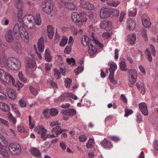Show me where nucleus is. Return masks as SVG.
<instances>
[{"mask_svg": "<svg viewBox=\"0 0 158 158\" xmlns=\"http://www.w3.org/2000/svg\"><path fill=\"white\" fill-rule=\"evenodd\" d=\"M129 74V86L130 87L135 84L137 77V72L135 69H131L128 70Z\"/></svg>", "mask_w": 158, "mask_h": 158, "instance_id": "nucleus-6", "label": "nucleus"}, {"mask_svg": "<svg viewBox=\"0 0 158 158\" xmlns=\"http://www.w3.org/2000/svg\"><path fill=\"white\" fill-rule=\"evenodd\" d=\"M54 76L57 79L61 77V74L59 71L57 69H54Z\"/></svg>", "mask_w": 158, "mask_h": 158, "instance_id": "nucleus-44", "label": "nucleus"}, {"mask_svg": "<svg viewBox=\"0 0 158 158\" xmlns=\"http://www.w3.org/2000/svg\"><path fill=\"white\" fill-rule=\"evenodd\" d=\"M136 35L135 33L129 34L128 35L127 40L128 42L131 45H133L136 42Z\"/></svg>", "mask_w": 158, "mask_h": 158, "instance_id": "nucleus-21", "label": "nucleus"}, {"mask_svg": "<svg viewBox=\"0 0 158 158\" xmlns=\"http://www.w3.org/2000/svg\"><path fill=\"white\" fill-rule=\"evenodd\" d=\"M126 13L125 11H122L120 15V17L119 19V21L120 22H122L123 21L124 17L126 15Z\"/></svg>", "mask_w": 158, "mask_h": 158, "instance_id": "nucleus-55", "label": "nucleus"}, {"mask_svg": "<svg viewBox=\"0 0 158 158\" xmlns=\"http://www.w3.org/2000/svg\"><path fill=\"white\" fill-rule=\"evenodd\" d=\"M0 124L3 125L7 127L9 126V124L8 121L1 118H0Z\"/></svg>", "mask_w": 158, "mask_h": 158, "instance_id": "nucleus-50", "label": "nucleus"}, {"mask_svg": "<svg viewBox=\"0 0 158 158\" xmlns=\"http://www.w3.org/2000/svg\"><path fill=\"white\" fill-rule=\"evenodd\" d=\"M139 106L143 114L145 116L148 115V113L146 104L145 102H141L139 104Z\"/></svg>", "mask_w": 158, "mask_h": 158, "instance_id": "nucleus-16", "label": "nucleus"}, {"mask_svg": "<svg viewBox=\"0 0 158 158\" xmlns=\"http://www.w3.org/2000/svg\"><path fill=\"white\" fill-rule=\"evenodd\" d=\"M18 76L19 79L23 82H25L27 81V79L25 77L22 72H19L18 73Z\"/></svg>", "mask_w": 158, "mask_h": 158, "instance_id": "nucleus-43", "label": "nucleus"}, {"mask_svg": "<svg viewBox=\"0 0 158 158\" xmlns=\"http://www.w3.org/2000/svg\"><path fill=\"white\" fill-rule=\"evenodd\" d=\"M109 138L111 140L115 142H118L120 140L119 138L118 137L116 136H109Z\"/></svg>", "mask_w": 158, "mask_h": 158, "instance_id": "nucleus-56", "label": "nucleus"}, {"mask_svg": "<svg viewBox=\"0 0 158 158\" xmlns=\"http://www.w3.org/2000/svg\"><path fill=\"white\" fill-rule=\"evenodd\" d=\"M31 151L32 154L35 157H40L41 156L39 150L35 148H32L31 149Z\"/></svg>", "mask_w": 158, "mask_h": 158, "instance_id": "nucleus-25", "label": "nucleus"}, {"mask_svg": "<svg viewBox=\"0 0 158 158\" xmlns=\"http://www.w3.org/2000/svg\"><path fill=\"white\" fill-rule=\"evenodd\" d=\"M100 27L106 31H110L112 28V22L107 20H103L100 24Z\"/></svg>", "mask_w": 158, "mask_h": 158, "instance_id": "nucleus-10", "label": "nucleus"}, {"mask_svg": "<svg viewBox=\"0 0 158 158\" xmlns=\"http://www.w3.org/2000/svg\"><path fill=\"white\" fill-rule=\"evenodd\" d=\"M29 89L31 93L34 95L36 96L38 94L37 90L31 86H30Z\"/></svg>", "mask_w": 158, "mask_h": 158, "instance_id": "nucleus-47", "label": "nucleus"}, {"mask_svg": "<svg viewBox=\"0 0 158 158\" xmlns=\"http://www.w3.org/2000/svg\"><path fill=\"white\" fill-rule=\"evenodd\" d=\"M141 34L144 40L145 41H147L148 39L147 34L146 30L144 28H143L141 29Z\"/></svg>", "mask_w": 158, "mask_h": 158, "instance_id": "nucleus-40", "label": "nucleus"}, {"mask_svg": "<svg viewBox=\"0 0 158 158\" xmlns=\"http://www.w3.org/2000/svg\"><path fill=\"white\" fill-rule=\"evenodd\" d=\"M80 5L81 7L89 10H93L95 8L94 5L88 1H82Z\"/></svg>", "mask_w": 158, "mask_h": 158, "instance_id": "nucleus-12", "label": "nucleus"}, {"mask_svg": "<svg viewBox=\"0 0 158 158\" xmlns=\"http://www.w3.org/2000/svg\"><path fill=\"white\" fill-rule=\"evenodd\" d=\"M5 65L12 70H18L21 67V64L19 60L13 57H10L7 58L6 56V61L4 64L1 66Z\"/></svg>", "mask_w": 158, "mask_h": 158, "instance_id": "nucleus-1", "label": "nucleus"}, {"mask_svg": "<svg viewBox=\"0 0 158 158\" xmlns=\"http://www.w3.org/2000/svg\"><path fill=\"white\" fill-rule=\"evenodd\" d=\"M102 36L106 38H108L111 36V34L109 32H106L103 33Z\"/></svg>", "mask_w": 158, "mask_h": 158, "instance_id": "nucleus-64", "label": "nucleus"}, {"mask_svg": "<svg viewBox=\"0 0 158 158\" xmlns=\"http://www.w3.org/2000/svg\"><path fill=\"white\" fill-rule=\"evenodd\" d=\"M101 145L104 148H110L112 146V143L104 139L101 143Z\"/></svg>", "mask_w": 158, "mask_h": 158, "instance_id": "nucleus-23", "label": "nucleus"}, {"mask_svg": "<svg viewBox=\"0 0 158 158\" xmlns=\"http://www.w3.org/2000/svg\"><path fill=\"white\" fill-rule=\"evenodd\" d=\"M68 114L70 116L74 115L76 114V112L75 110L74 109H68Z\"/></svg>", "mask_w": 158, "mask_h": 158, "instance_id": "nucleus-51", "label": "nucleus"}, {"mask_svg": "<svg viewBox=\"0 0 158 158\" xmlns=\"http://www.w3.org/2000/svg\"><path fill=\"white\" fill-rule=\"evenodd\" d=\"M64 5L67 8L72 10H74L76 8V5L72 2H65Z\"/></svg>", "mask_w": 158, "mask_h": 158, "instance_id": "nucleus-29", "label": "nucleus"}, {"mask_svg": "<svg viewBox=\"0 0 158 158\" xmlns=\"http://www.w3.org/2000/svg\"><path fill=\"white\" fill-rule=\"evenodd\" d=\"M91 39L92 40H93L95 43L98 45L100 47H102V44L98 40H96L95 39L94 36V33H92V34L91 35Z\"/></svg>", "mask_w": 158, "mask_h": 158, "instance_id": "nucleus-46", "label": "nucleus"}, {"mask_svg": "<svg viewBox=\"0 0 158 158\" xmlns=\"http://www.w3.org/2000/svg\"><path fill=\"white\" fill-rule=\"evenodd\" d=\"M66 61L67 63L71 66L74 65L75 63V61L74 59L73 58H67L66 59Z\"/></svg>", "mask_w": 158, "mask_h": 158, "instance_id": "nucleus-49", "label": "nucleus"}, {"mask_svg": "<svg viewBox=\"0 0 158 158\" xmlns=\"http://www.w3.org/2000/svg\"><path fill=\"white\" fill-rule=\"evenodd\" d=\"M23 3L22 1L21 0H18L16 2V6L17 8L19 9H22Z\"/></svg>", "mask_w": 158, "mask_h": 158, "instance_id": "nucleus-45", "label": "nucleus"}, {"mask_svg": "<svg viewBox=\"0 0 158 158\" xmlns=\"http://www.w3.org/2000/svg\"><path fill=\"white\" fill-rule=\"evenodd\" d=\"M97 51V49L95 46L91 44L88 46V54L90 56H92L95 54Z\"/></svg>", "mask_w": 158, "mask_h": 158, "instance_id": "nucleus-20", "label": "nucleus"}, {"mask_svg": "<svg viewBox=\"0 0 158 158\" xmlns=\"http://www.w3.org/2000/svg\"><path fill=\"white\" fill-rule=\"evenodd\" d=\"M13 32L15 34L19 33L22 39H27L28 37V32L22 26H19L18 23H16L14 27Z\"/></svg>", "mask_w": 158, "mask_h": 158, "instance_id": "nucleus-2", "label": "nucleus"}, {"mask_svg": "<svg viewBox=\"0 0 158 158\" xmlns=\"http://www.w3.org/2000/svg\"><path fill=\"white\" fill-rule=\"evenodd\" d=\"M71 79L69 78H66L64 81L65 86L66 87L69 88L72 82Z\"/></svg>", "mask_w": 158, "mask_h": 158, "instance_id": "nucleus-41", "label": "nucleus"}, {"mask_svg": "<svg viewBox=\"0 0 158 158\" xmlns=\"http://www.w3.org/2000/svg\"><path fill=\"white\" fill-rule=\"evenodd\" d=\"M1 81L8 83L12 82V84L15 86L16 85L14 84L15 80L12 76L7 73H6L4 74L3 79H2Z\"/></svg>", "mask_w": 158, "mask_h": 158, "instance_id": "nucleus-11", "label": "nucleus"}, {"mask_svg": "<svg viewBox=\"0 0 158 158\" xmlns=\"http://www.w3.org/2000/svg\"><path fill=\"white\" fill-rule=\"evenodd\" d=\"M38 48L40 52H43L44 49V41L43 38H40L38 42Z\"/></svg>", "mask_w": 158, "mask_h": 158, "instance_id": "nucleus-24", "label": "nucleus"}, {"mask_svg": "<svg viewBox=\"0 0 158 158\" xmlns=\"http://www.w3.org/2000/svg\"><path fill=\"white\" fill-rule=\"evenodd\" d=\"M110 13H113L116 15H118L119 14V12L118 10L117 9H115L114 8H110Z\"/></svg>", "mask_w": 158, "mask_h": 158, "instance_id": "nucleus-57", "label": "nucleus"}, {"mask_svg": "<svg viewBox=\"0 0 158 158\" xmlns=\"http://www.w3.org/2000/svg\"><path fill=\"white\" fill-rule=\"evenodd\" d=\"M6 61V56L4 54H0V66L4 64Z\"/></svg>", "mask_w": 158, "mask_h": 158, "instance_id": "nucleus-39", "label": "nucleus"}, {"mask_svg": "<svg viewBox=\"0 0 158 158\" xmlns=\"http://www.w3.org/2000/svg\"><path fill=\"white\" fill-rule=\"evenodd\" d=\"M19 103L21 107H25L26 106L25 102L22 99H20L19 101Z\"/></svg>", "mask_w": 158, "mask_h": 158, "instance_id": "nucleus-58", "label": "nucleus"}, {"mask_svg": "<svg viewBox=\"0 0 158 158\" xmlns=\"http://www.w3.org/2000/svg\"><path fill=\"white\" fill-rule=\"evenodd\" d=\"M142 21L143 25L146 28L149 27L151 25V23L148 19L146 14H143L142 17Z\"/></svg>", "mask_w": 158, "mask_h": 158, "instance_id": "nucleus-15", "label": "nucleus"}, {"mask_svg": "<svg viewBox=\"0 0 158 158\" xmlns=\"http://www.w3.org/2000/svg\"><path fill=\"white\" fill-rule=\"evenodd\" d=\"M8 118L13 123V124H15L16 122V119L13 116L12 114L10 113L8 115Z\"/></svg>", "mask_w": 158, "mask_h": 158, "instance_id": "nucleus-52", "label": "nucleus"}, {"mask_svg": "<svg viewBox=\"0 0 158 158\" xmlns=\"http://www.w3.org/2000/svg\"><path fill=\"white\" fill-rule=\"evenodd\" d=\"M60 146L61 148L63 150L65 149L66 146L65 143L63 141L61 142L60 143Z\"/></svg>", "mask_w": 158, "mask_h": 158, "instance_id": "nucleus-63", "label": "nucleus"}, {"mask_svg": "<svg viewBox=\"0 0 158 158\" xmlns=\"http://www.w3.org/2000/svg\"><path fill=\"white\" fill-rule=\"evenodd\" d=\"M107 4L110 6L116 7L120 4V2L118 1H110L107 2Z\"/></svg>", "mask_w": 158, "mask_h": 158, "instance_id": "nucleus-33", "label": "nucleus"}, {"mask_svg": "<svg viewBox=\"0 0 158 158\" xmlns=\"http://www.w3.org/2000/svg\"><path fill=\"white\" fill-rule=\"evenodd\" d=\"M79 140L81 142H84L86 140V137L84 135H80L79 138Z\"/></svg>", "mask_w": 158, "mask_h": 158, "instance_id": "nucleus-61", "label": "nucleus"}, {"mask_svg": "<svg viewBox=\"0 0 158 158\" xmlns=\"http://www.w3.org/2000/svg\"><path fill=\"white\" fill-rule=\"evenodd\" d=\"M71 51V48L70 46H66L64 50V52L67 54H69Z\"/></svg>", "mask_w": 158, "mask_h": 158, "instance_id": "nucleus-59", "label": "nucleus"}, {"mask_svg": "<svg viewBox=\"0 0 158 158\" xmlns=\"http://www.w3.org/2000/svg\"><path fill=\"white\" fill-rule=\"evenodd\" d=\"M33 20H34L36 25L40 26L41 24V20L40 15L39 14H37L36 15Z\"/></svg>", "mask_w": 158, "mask_h": 158, "instance_id": "nucleus-30", "label": "nucleus"}, {"mask_svg": "<svg viewBox=\"0 0 158 158\" xmlns=\"http://www.w3.org/2000/svg\"><path fill=\"white\" fill-rule=\"evenodd\" d=\"M44 116L46 118H49L50 117V113L49 109L44 110L43 112Z\"/></svg>", "mask_w": 158, "mask_h": 158, "instance_id": "nucleus-42", "label": "nucleus"}, {"mask_svg": "<svg viewBox=\"0 0 158 158\" xmlns=\"http://www.w3.org/2000/svg\"><path fill=\"white\" fill-rule=\"evenodd\" d=\"M108 65L110 66V71H115L117 69V65L113 61L108 63Z\"/></svg>", "mask_w": 158, "mask_h": 158, "instance_id": "nucleus-32", "label": "nucleus"}, {"mask_svg": "<svg viewBox=\"0 0 158 158\" xmlns=\"http://www.w3.org/2000/svg\"><path fill=\"white\" fill-rule=\"evenodd\" d=\"M0 109L4 111H6L9 110V107L7 104L0 102Z\"/></svg>", "mask_w": 158, "mask_h": 158, "instance_id": "nucleus-31", "label": "nucleus"}, {"mask_svg": "<svg viewBox=\"0 0 158 158\" xmlns=\"http://www.w3.org/2000/svg\"><path fill=\"white\" fill-rule=\"evenodd\" d=\"M90 41L89 40V37L86 35H85L82 37L81 40V43L84 46H86L90 45Z\"/></svg>", "mask_w": 158, "mask_h": 158, "instance_id": "nucleus-27", "label": "nucleus"}, {"mask_svg": "<svg viewBox=\"0 0 158 158\" xmlns=\"http://www.w3.org/2000/svg\"><path fill=\"white\" fill-rule=\"evenodd\" d=\"M94 144V139L92 138H89L88 142L86 145V147L88 148H92Z\"/></svg>", "mask_w": 158, "mask_h": 158, "instance_id": "nucleus-38", "label": "nucleus"}, {"mask_svg": "<svg viewBox=\"0 0 158 158\" xmlns=\"http://www.w3.org/2000/svg\"><path fill=\"white\" fill-rule=\"evenodd\" d=\"M50 115L52 116H54L58 114V112L57 109L53 108L50 109Z\"/></svg>", "mask_w": 158, "mask_h": 158, "instance_id": "nucleus-48", "label": "nucleus"}, {"mask_svg": "<svg viewBox=\"0 0 158 158\" xmlns=\"http://www.w3.org/2000/svg\"><path fill=\"white\" fill-rule=\"evenodd\" d=\"M120 67L121 70L126 71L128 70V69L126 67V64L124 61H122L119 63Z\"/></svg>", "mask_w": 158, "mask_h": 158, "instance_id": "nucleus-36", "label": "nucleus"}, {"mask_svg": "<svg viewBox=\"0 0 158 158\" xmlns=\"http://www.w3.org/2000/svg\"><path fill=\"white\" fill-rule=\"evenodd\" d=\"M145 54L148 60L150 62L152 61V56L154 57L156 56V51L154 47L152 44L150 45L149 48L146 49Z\"/></svg>", "mask_w": 158, "mask_h": 158, "instance_id": "nucleus-5", "label": "nucleus"}, {"mask_svg": "<svg viewBox=\"0 0 158 158\" xmlns=\"http://www.w3.org/2000/svg\"><path fill=\"white\" fill-rule=\"evenodd\" d=\"M17 130L20 132H23L25 131L24 127L22 126H19L18 127Z\"/></svg>", "mask_w": 158, "mask_h": 158, "instance_id": "nucleus-60", "label": "nucleus"}, {"mask_svg": "<svg viewBox=\"0 0 158 158\" xmlns=\"http://www.w3.org/2000/svg\"><path fill=\"white\" fill-rule=\"evenodd\" d=\"M136 25L135 21L134 19L129 18L127 20V29L132 30L135 27Z\"/></svg>", "mask_w": 158, "mask_h": 158, "instance_id": "nucleus-14", "label": "nucleus"}, {"mask_svg": "<svg viewBox=\"0 0 158 158\" xmlns=\"http://www.w3.org/2000/svg\"><path fill=\"white\" fill-rule=\"evenodd\" d=\"M17 19L19 22H21L23 18V17L22 9H19L18 10Z\"/></svg>", "mask_w": 158, "mask_h": 158, "instance_id": "nucleus-34", "label": "nucleus"}, {"mask_svg": "<svg viewBox=\"0 0 158 158\" xmlns=\"http://www.w3.org/2000/svg\"><path fill=\"white\" fill-rule=\"evenodd\" d=\"M72 21L77 25L81 27L83 23L86 22L87 19L85 17H82L77 12H73L71 15Z\"/></svg>", "mask_w": 158, "mask_h": 158, "instance_id": "nucleus-3", "label": "nucleus"}, {"mask_svg": "<svg viewBox=\"0 0 158 158\" xmlns=\"http://www.w3.org/2000/svg\"><path fill=\"white\" fill-rule=\"evenodd\" d=\"M47 31L49 38L52 39L54 35L53 28L52 26L49 25L47 27Z\"/></svg>", "mask_w": 158, "mask_h": 158, "instance_id": "nucleus-28", "label": "nucleus"}, {"mask_svg": "<svg viewBox=\"0 0 158 158\" xmlns=\"http://www.w3.org/2000/svg\"><path fill=\"white\" fill-rule=\"evenodd\" d=\"M69 97L75 100H77V97L73 94L72 93L66 92L61 95L59 98L58 100L60 102L63 101L65 98Z\"/></svg>", "mask_w": 158, "mask_h": 158, "instance_id": "nucleus-13", "label": "nucleus"}, {"mask_svg": "<svg viewBox=\"0 0 158 158\" xmlns=\"http://www.w3.org/2000/svg\"><path fill=\"white\" fill-rule=\"evenodd\" d=\"M54 3L52 1L48 0L45 2V6L43 8V10L48 14H50L53 10Z\"/></svg>", "mask_w": 158, "mask_h": 158, "instance_id": "nucleus-8", "label": "nucleus"}, {"mask_svg": "<svg viewBox=\"0 0 158 158\" xmlns=\"http://www.w3.org/2000/svg\"><path fill=\"white\" fill-rule=\"evenodd\" d=\"M154 148L158 152V141L155 140L154 141Z\"/></svg>", "mask_w": 158, "mask_h": 158, "instance_id": "nucleus-62", "label": "nucleus"}, {"mask_svg": "<svg viewBox=\"0 0 158 158\" xmlns=\"http://www.w3.org/2000/svg\"><path fill=\"white\" fill-rule=\"evenodd\" d=\"M68 39L65 36H63L61 40L60 43V45L61 47H64L67 44Z\"/></svg>", "mask_w": 158, "mask_h": 158, "instance_id": "nucleus-35", "label": "nucleus"}, {"mask_svg": "<svg viewBox=\"0 0 158 158\" xmlns=\"http://www.w3.org/2000/svg\"><path fill=\"white\" fill-rule=\"evenodd\" d=\"M34 131L39 134H40L41 137L44 140L47 139V130L43 126H38L35 127Z\"/></svg>", "mask_w": 158, "mask_h": 158, "instance_id": "nucleus-7", "label": "nucleus"}, {"mask_svg": "<svg viewBox=\"0 0 158 158\" xmlns=\"http://www.w3.org/2000/svg\"><path fill=\"white\" fill-rule=\"evenodd\" d=\"M8 149L9 151L13 155H18L21 152L20 145L17 143H10L8 145Z\"/></svg>", "mask_w": 158, "mask_h": 158, "instance_id": "nucleus-4", "label": "nucleus"}, {"mask_svg": "<svg viewBox=\"0 0 158 158\" xmlns=\"http://www.w3.org/2000/svg\"><path fill=\"white\" fill-rule=\"evenodd\" d=\"M45 57L46 60L48 62H50L52 59V56L50 53V50L49 48H47L45 51Z\"/></svg>", "mask_w": 158, "mask_h": 158, "instance_id": "nucleus-22", "label": "nucleus"}, {"mask_svg": "<svg viewBox=\"0 0 158 158\" xmlns=\"http://www.w3.org/2000/svg\"><path fill=\"white\" fill-rule=\"evenodd\" d=\"M34 17L31 15H27L24 16L23 18L22 21L24 23L27 24H31L33 23V20Z\"/></svg>", "mask_w": 158, "mask_h": 158, "instance_id": "nucleus-17", "label": "nucleus"}, {"mask_svg": "<svg viewBox=\"0 0 158 158\" xmlns=\"http://www.w3.org/2000/svg\"><path fill=\"white\" fill-rule=\"evenodd\" d=\"M0 153L1 155L5 157H8V153L7 151L5 148H0Z\"/></svg>", "mask_w": 158, "mask_h": 158, "instance_id": "nucleus-37", "label": "nucleus"}, {"mask_svg": "<svg viewBox=\"0 0 158 158\" xmlns=\"http://www.w3.org/2000/svg\"><path fill=\"white\" fill-rule=\"evenodd\" d=\"M6 39L8 42H11L14 40L13 36L12 35V31L9 30L7 31L5 35Z\"/></svg>", "mask_w": 158, "mask_h": 158, "instance_id": "nucleus-26", "label": "nucleus"}, {"mask_svg": "<svg viewBox=\"0 0 158 158\" xmlns=\"http://www.w3.org/2000/svg\"><path fill=\"white\" fill-rule=\"evenodd\" d=\"M6 90L9 98L11 100H14L16 97L15 91L10 88H7Z\"/></svg>", "mask_w": 158, "mask_h": 158, "instance_id": "nucleus-18", "label": "nucleus"}, {"mask_svg": "<svg viewBox=\"0 0 158 158\" xmlns=\"http://www.w3.org/2000/svg\"><path fill=\"white\" fill-rule=\"evenodd\" d=\"M136 10L133 9L132 10H130L129 11L128 15L130 16H134L136 14Z\"/></svg>", "mask_w": 158, "mask_h": 158, "instance_id": "nucleus-54", "label": "nucleus"}, {"mask_svg": "<svg viewBox=\"0 0 158 158\" xmlns=\"http://www.w3.org/2000/svg\"><path fill=\"white\" fill-rule=\"evenodd\" d=\"M35 62L34 60L31 59L29 60L26 63V70H30V69L35 67Z\"/></svg>", "mask_w": 158, "mask_h": 158, "instance_id": "nucleus-19", "label": "nucleus"}, {"mask_svg": "<svg viewBox=\"0 0 158 158\" xmlns=\"http://www.w3.org/2000/svg\"><path fill=\"white\" fill-rule=\"evenodd\" d=\"M84 69V67L82 66H79L74 70V72L76 74H79L82 72Z\"/></svg>", "mask_w": 158, "mask_h": 158, "instance_id": "nucleus-53", "label": "nucleus"}, {"mask_svg": "<svg viewBox=\"0 0 158 158\" xmlns=\"http://www.w3.org/2000/svg\"><path fill=\"white\" fill-rule=\"evenodd\" d=\"M100 15L102 19L107 18L110 15V8L103 7L100 10Z\"/></svg>", "mask_w": 158, "mask_h": 158, "instance_id": "nucleus-9", "label": "nucleus"}]
</instances>
